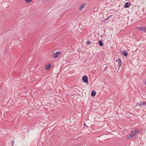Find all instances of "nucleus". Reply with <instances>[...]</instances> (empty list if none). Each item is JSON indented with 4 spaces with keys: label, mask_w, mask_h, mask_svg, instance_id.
Segmentation results:
<instances>
[{
    "label": "nucleus",
    "mask_w": 146,
    "mask_h": 146,
    "mask_svg": "<svg viewBox=\"0 0 146 146\" xmlns=\"http://www.w3.org/2000/svg\"><path fill=\"white\" fill-rule=\"evenodd\" d=\"M139 132V131L138 130H136L132 131L131 132L130 134L127 137V139H129L131 138L134 137L136 134Z\"/></svg>",
    "instance_id": "obj_1"
},
{
    "label": "nucleus",
    "mask_w": 146,
    "mask_h": 146,
    "mask_svg": "<svg viewBox=\"0 0 146 146\" xmlns=\"http://www.w3.org/2000/svg\"><path fill=\"white\" fill-rule=\"evenodd\" d=\"M137 105L139 106V107H141L142 106L145 107L146 106V102L143 101L141 102L140 103H137Z\"/></svg>",
    "instance_id": "obj_2"
},
{
    "label": "nucleus",
    "mask_w": 146,
    "mask_h": 146,
    "mask_svg": "<svg viewBox=\"0 0 146 146\" xmlns=\"http://www.w3.org/2000/svg\"><path fill=\"white\" fill-rule=\"evenodd\" d=\"M82 80L83 82L86 84L88 83V78L87 76H84L82 77Z\"/></svg>",
    "instance_id": "obj_3"
},
{
    "label": "nucleus",
    "mask_w": 146,
    "mask_h": 146,
    "mask_svg": "<svg viewBox=\"0 0 146 146\" xmlns=\"http://www.w3.org/2000/svg\"><path fill=\"white\" fill-rule=\"evenodd\" d=\"M136 29L146 33V27H137Z\"/></svg>",
    "instance_id": "obj_4"
},
{
    "label": "nucleus",
    "mask_w": 146,
    "mask_h": 146,
    "mask_svg": "<svg viewBox=\"0 0 146 146\" xmlns=\"http://www.w3.org/2000/svg\"><path fill=\"white\" fill-rule=\"evenodd\" d=\"M131 3L129 2H126L125 3L124 6V7L127 8L131 6Z\"/></svg>",
    "instance_id": "obj_5"
},
{
    "label": "nucleus",
    "mask_w": 146,
    "mask_h": 146,
    "mask_svg": "<svg viewBox=\"0 0 146 146\" xmlns=\"http://www.w3.org/2000/svg\"><path fill=\"white\" fill-rule=\"evenodd\" d=\"M61 54L60 52L59 51H57L53 54V56L54 58H57L58 57V55Z\"/></svg>",
    "instance_id": "obj_6"
},
{
    "label": "nucleus",
    "mask_w": 146,
    "mask_h": 146,
    "mask_svg": "<svg viewBox=\"0 0 146 146\" xmlns=\"http://www.w3.org/2000/svg\"><path fill=\"white\" fill-rule=\"evenodd\" d=\"M86 3L82 4L80 7L79 9L80 11H81L85 6L86 5Z\"/></svg>",
    "instance_id": "obj_7"
},
{
    "label": "nucleus",
    "mask_w": 146,
    "mask_h": 146,
    "mask_svg": "<svg viewBox=\"0 0 146 146\" xmlns=\"http://www.w3.org/2000/svg\"><path fill=\"white\" fill-rule=\"evenodd\" d=\"M121 54H123L125 56H127L128 55L127 52L126 51H121Z\"/></svg>",
    "instance_id": "obj_8"
},
{
    "label": "nucleus",
    "mask_w": 146,
    "mask_h": 146,
    "mask_svg": "<svg viewBox=\"0 0 146 146\" xmlns=\"http://www.w3.org/2000/svg\"><path fill=\"white\" fill-rule=\"evenodd\" d=\"M96 94V92L95 91L93 90L92 91L91 93V95L93 97H94L95 96Z\"/></svg>",
    "instance_id": "obj_9"
},
{
    "label": "nucleus",
    "mask_w": 146,
    "mask_h": 146,
    "mask_svg": "<svg viewBox=\"0 0 146 146\" xmlns=\"http://www.w3.org/2000/svg\"><path fill=\"white\" fill-rule=\"evenodd\" d=\"M98 44L100 46H102L104 45L103 42L101 40H100L99 41Z\"/></svg>",
    "instance_id": "obj_10"
},
{
    "label": "nucleus",
    "mask_w": 146,
    "mask_h": 146,
    "mask_svg": "<svg viewBox=\"0 0 146 146\" xmlns=\"http://www.w3.org/2000/svg\"><path fill=\"white\" fill-rule=\"evenodd\" d=\"M51 67V64H48L46 66L45 69L46 70H48Z\"/></svg>",
    "instance_id": "obj_11"
},
{
    "label": "nucleus",
    "mask_w": 146,
    "mask_h": 146,
    "mask_svg": "<svg viewBox=\"0 0 146 146\" xmlns=\"http://www.w3.org/2000/svg\"><path fill=\"white\" fill-rule=\"evenodd\" d=\"M118 65L119 67H121L122 65V62L120 59H118Z\"/></svg>",
    "instance_id": "obj_12"
},
{
    "label": "nucleus",
    "mask_w": 146,
    "mask_h": 146,
    "mask_svg": "<svg viewBox=\"0 0 146 146\" xmlns=\"http://www.w3.org/2000/svg\"><path fill=\"white\" fill-rule=\"evenodd\" d=\"M86 44L88 45H90L91 44V42L89 41H87L86 42Z\"/></svg>",
    "instance_id": "obj_13"
},
{
    "label": "nucleus",
    "mask_w": 146,
    "mask_h": 146,
    "mask_svg": "<svg viewBox=\"0 0 146 146\" xmlns=\"http://www.w3.org/2000/svg\"><path fill=\"white\" fill-rule=\"evenodd\" d=\"M11 145L12 146H13L14 144V140H12L11 141Z\"/></svg>",
    "instance_id": "obj_14"
},
{
    "label": "nucleus",
    "mask_w": 146,
    "mask_h": 146,
    "mask_svg": "<svg viewBox=\"0 0 146 146\" xmlns=\"http://www.w3.org/2000/svg\"><path fill=\"white\" fill-rule=\"evenodd\" d=\"M27 3H29L32 1V0H25Z\"/></svg>",
    "instance_id": "obj_15"
},
{
    "label": "nucleus",
    "mask_w": 146,
    "mask_h": 146,
    "mask_svg": "<svg viewBox=\"0 0 146 146\" xmlns=\"http://www.w3.org/2000/svg\"><path fill=\"white\" fill-rule=\"evenodd\" d=\"M108 19H106L104 20V21L103 20H102V21H100L101 22H102V23H105V21H106Z\"/></svg>",
    "instance_id": "obj_16"
},
{
    "label": "nucleus",
    "mask_w": 146,
    "mask_h": 146,
    "mask_svg": "<svg viewBox=\"0 0 146 146\" xmlns=\"http://www.w3.org/2000/svg\"><path fill=\"white\" fill-rule=\"evenodd\" d=\"M108 68V66H107L106 67L104 68V71H105L106 70H107V68Z\"/></svg>",
    "instance_id": "obj_17"
},
{
    "label": "nucleus",
    "mask_w": 146,
    "mask_h": 146,
    "mask_svg": "<svg viewBox=\"0 0 146 146\" xmlns=\"http://www.w3.org/2000/svg\"><path fill=\"white\" fill-rule=\"evenodd\" d=\"M84 125H85L87 127H88V126H87V125H86V123H84Z\"/></svg>",
    "instance_id": "obj_18"
},
{
    "label": "nucleus",
    "mask_w": 146,
    "mask_h": 146,
    "mask_svg": "<svg viewBox=\"0 0 146 146\" xmlns=\"http://www.w3.org/2000/svg\"><path fill=\"white\" fill-rule=\"evenodd\" d=\"M133 21V19H131V20H130L131 22H132Z\"/></svg>",
    "instance_id": "obj_19"
},
{
    "label": "nucleus",
    "mask_w": 146,
    "mask_h": 146,
    "mask_svg": "<svg viewBox=\"0 0 146 146\" xmlns=\"http://www.w3.org/2000/svg\"><path fill=\"white\" fill-rule=\"evenodd\" d=\"M145 84L146 85V79L145 80Z\"/></svg>",
    "instance_id": "obj_20"
},
{
    "label": "nucleus",
    "mask_w": 146,
    "mask_h": 146,
    "mask_svg": "<svg viewBox=\"0 0 146 146\" xmlns=\"http://www.w3.org/2000/svg\"><path fill=\"white\" fill-rule=\"evenodd\" d=\"M110 16H110L109 17H108V18L109 19V18H110Z\"/></svg>",
    "instance_id": "obj_21"
},
{
    "label": "nucleus",
    "mask_w": 146,
    "mask_h": 146,
    "mask_svg": "<svg viewBox=\"0 0 146 146\" xmlns=\"http://www.w3.org/2000/svg\"><path fill=\"white\" fill-rule=\"evenodd\" d=\"M116 61V62H117V59Z\"/></svg>",
    "instance_id": "obj_22"
},
{
    "label": "nucleus",
    "mask_w": 146,
    "mask_h": 146,
    "mask_svg": "<svg viewBox=\"0 0 146 146\" xmlns=\"http://www.w3.org/2000/svg\"><path fill=\"white\" fill-rule=\"evenodd\" d=\"M128 22H129V20H128Z\"/></svg>",
    "instance_id": "obj_23"
}]
</instances>
